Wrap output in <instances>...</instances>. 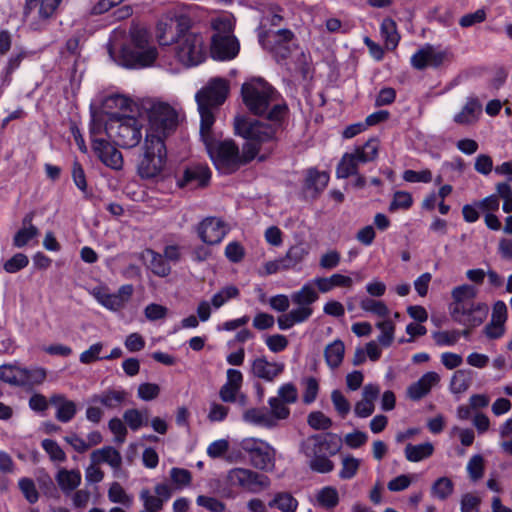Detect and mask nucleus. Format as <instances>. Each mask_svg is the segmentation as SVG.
<instances>
[{
    "mask_svg": "<svg viewBox=\"0 0 512 512\" xmlns=\"http://www.w3.org/2000/svg\"><path fill=\"white\" fill-rule=\"evenodd\" d=\"M178 126V114L167 103H154L148 111L146 139L163 141L174 133Z\"/></svg>",
    "mask_w": 512,
    "mask_h": 512,
    "instance_id": "10",
    "label": "nucleus"
},
{
    "mask_svg": "<svg viewBox=\"0 0 512 512\" xmlns=\"http://www.w3.org/2000/svg\"><path fill=\"white\" fill-rule=\"evenodd\" d=\"M62 0H25L23 16L31 30L41 31L58 10Z\"/></svg>",
    "mask_w": 512,
    "mask_h": 512,
    "instance_id": "15",
    "label": "nucleus"
},
{
    "mask_svg": "<svg viewBox=\"0 0 512 512\" xmlns=\"http://www.w3.org/2000/svg\"><path fill=\"white\" fill-rule=\"evenodd\" d=\"M228 93V83L222 78L211 79L196 93L195 99L200 114V129L212 128L215 122L214 111L225 102Z\"/></svg>",
    "mask_w": 512,
    "mask_h": 512,
    "instance_id": "7",
    "label": "nucleus"
},
{
    "mask_svg": "<svg viewBox=\"0 0 512 512\" xmlns=\"http://www.w3.org/2000/svg\"><path fill=\"white\" fill-rule=\"evenodd\" d=\"M377 327L381 330V334L378 336V341L384 347H389L394 339V324L390 320H384L377 324Z\"/></svg>",
    "mask_w": 512,
    "mask_h": 512,
    "instance_id": "59",
    "label": "nucleus"
},
{
    "mask_svg": "<svg viewBox=\"0 0 512 512\" xmlns=\"http://www.w3.org/2000/svg\"><path fill=\"white\" fill-rule=\"evenodd\" d=\"M380 30L387 49H395L400 40L395 21L391 18L384 19L381 23Z\"/></svg>",
    "mask_w": 512,
    "mask_h": 512,
    "instance_id": "43",
    "label": "nucleus"
},
{
    "mask_svg": "<svg viewBox=\"0 0 512 512\" xmlns=\"http://www.w3.org/2000/svg\"><path fill=\"white\" fill-rule=\"evenodd\" d=\"M360 307L364 311L371 312L380 317H386L389 314V309L382 301H377L372 298H364L360 302Z\"/></svg>",
    "mask_w": 512,
    "mask_h": 512,
    "instance_id": "53",
    "label": "nucleus"
},
{
    "mask_svg": "<svg viewBox=\"0 0 512 512\" xmlns=\"http://www.w3.org/2000/svg\"><path fill=\"white\" fill-rule=\"evenodd\" d=\"M18 487L30 504H35L39 500V492L32 479L27 477L20 478L18 481Z\"/></svg>",
    "mask_w": 512,
    "mask_h": 512,
    "instance_id": "52",
    "label": "nucleus"
},
{
    "mask_svg": "<svg viewBox=\"0 0 512 512\" xmlns=\"http://www.w3.org/2000/svg\"><path fill=\"white\" fill-rule=\"evenodd\" d=\"M81 473L79 470H68L61 468L58 470L55 480L65 495H69L71 492L76 490L81 484Z\"/></svg>",
    "mask_w": 512,
    "mask_h": 512,
    "instance_id": "29",
    "label": "nucleus"
},
{
    "mask_svg": "<svg viewBox=\"0 0 512 512\" xmlns=\"http://www.w3.org/2000/svg\"><path fill=\"white\" fill-rule=\"evenodd\" d=\"M453 305L451 309L452 313H458L460 306H466L475 302L476 289L471 285H462L455 287L452 290Z\"/></svg>",
    "mask_w": 512,
    "mask_h": 512,
    "instance_id": "35",
    "label": "nucleus"
},
{
    "mask_svg": "<svg viewBox=\"0 0 512 512\" xmlns=\"http://www.w3.org/2000/svg\"><path fill=\"white\" fill-rule=\"evenodd\" d=\"M146 265L153 274L160 277L167 276L171 270L168 258H149V262Z\"/></svg>",
    "mask_w": 512,
    "mask_h": 512,
    "instance_id": "64",
    "label": "nucleus"
},
{
    "mask_svg": "<svg viewBox=\"0 0 512 512\" xmlns=\"http://www.w3.org/2000/svg\"><path fill=\"white\" fill-rule=\"evenodd\" d=\"M47 373L44 368H21L19 387H33L42 384L46 379Z\"/></svg>",
    "mask_w": 512,
    "mask_h": 512,
    "instance_id": "38",
    "label": "nucleus"
},
{
    "mask_svg": "<svg viewBox=\"0 0 512 512\" xmlns=\"http://www.w3.org/2000/svg\"><path fill=\"white\" fill-rule=\"evenodd\" d=\"M360 466V461L352 456H347L342 460V468L339 472V477L343 480L353 478Z\"/></svg>",
    "mask_w": 512,
    "mask_h": 512,
    "instance_id": "58",
    "label": "nucleus"
},
{
    "mask_svg": "<svg viewBox=\"0 0 512 512\" xmlns=\"http://www.w3.org/2000/svg\"><path fill=\"white\" fill-rule=\"evenodd\" d=\"M241 95L247 109L256 116H268L275 105L287 104L282 95L261 77L244 82Z\"/></svg>",
    "mask_w": 512,
    "mask_h": 512,
    "instance_id": "6",
    "label": "nucleus"
},
{
    "mask_svg": "<svg viewBox=\"0 0 512 512\" xmlns=\"http://www.w3.org/2000/svg\"><path fill=\"white\" fill-rule=\"evenodd\" d=\"M200 138L215 168L222 174H231L255 158V149L238 146L230 139L220 140L212 128L200 129Z\"/></svg>",
    "mask_w": 512,
    "mask_h": 512,
    "instance_id": "2",
    "label": "nucleus"
},
{
    "mask_svg": "<svg viewBox=\"0 0 512 512\" xmlns=\"http://www.w3.org/2000/svg\"><path fill=\"white\" fill-rule=\"evenodd\" d=\"M434 452V447L430 442L417 445L407 444L405 447V457L410 462H419L430 457Z\"/></svg>",
    "mask_w": 512,
    "mask_h": 512,
    "instance_id": "39",
    "label": "nucleus"
},
{
    "mask_svg": "<svg viewBox=\"0 0 512 512\" xmlns=\"http://www.w3.org/2000/svg\"><path fill=\"white\" fill-rule=\"evenodd\" d=\"M402 178L409 183H430L432 181V173L428 169L421 171L405 170Z\"/></svg>",
    "mask_w": 512,
    "mask_h": 512,
    "instance_id": "62",
    "label": "nucleus"
},
{
    "mask_svg": "<svg viewBox=\"0 0 512 512\" xmlns=\"http://www.w3.org/2000/svg\"><path fill=\"white\" fill-rule=\"evenodd\" d=\"M489 307L482 302H473L460 306L458 313H452L453 319L461 325L474 328L481 325L488 315Z\"/></svg>",
    "mask_w": 512,
    "mask_h": 512,
    "instance_id": "20",
    "label": "nucleus"
},
{
    "mask_svg": "<svg viewBox=\"0 0 512 512\" xmlns=\"http://www.w3.org/2000/svg\"><path fill=\"white\" fill-rule=\"evenodd\" d=\"M471 384V378L465 370H457L450 382V390L454 394H461L465 392Z\"/></svg>",
    "mask_w": 512,
    "mask_h": 512,
    "instance_id": "47",
    "label": "nucleus"
},
{
    "mask_svg": "<svg viewBox=\"0 0 512 512\" xmlns=\"http://www.w3.org/2000/svg\"><path fill=\"white\" fill-rule=\"evenodd\" d=\"M108 499L112 503H119L125 506H130L133 500L118 482H113L110 485L108 490Z\"/></svg>",
    "mask_w": 512,
    "mask_h": 512,
    "instance_id": "51",
    "label": "nucleus"
},
{
    "mask_svg": "<svg viewBox=\"0 0 512 512\" xmlns=\"http://www.w3.org/2000/svg\"><path fill=\"white\" fill-rule=\"evenodd\" d=\"M270 485L269 478L246 468H233L219 481V492L222 497L234 498L236 489L241 488L250 492H258Z\"/></svg>",
    "mask_w": 512,
    "mask_h": 512,
    "instance_id": "8",
    "label": "nucleus"
},
{
    "mask_svg": "<svg viewBox=\"0 0 512 512\" xmlns=\"http://www.w3.org/2000/svg\"><path fill=\"white\" fill-rule=\"evenodd\" d=\"M454 492V483L448 477H440L431 486V496L440 501L447 500Z\"/></svg>",
    "mask_w": 512,
    "mask_h": 512,
    "instance_id": "41",
    "label": "nucleus"
},
{
    "mask_svg": "<svg viewBox=\"0 0 512 512\" xmlns=\"http://www.w3.org/2000/svg\"><path fill=\"white\" fill-rule=\"evenodd\" d=\"M130 393L122 387H110L100 393L93 394L89 403L100 404L104 409L108 411H119L128 402Z\"/></svg>",
    "mask_w": 512,
    "mask_h": 512,
    "instance_id": "16",
    "label": "nucleus"
},
{
    "mask_svg": "<svg viewBox=\"0 0 512 512\" xmlns=\"http://www.w3.org/2000/svg\"><path fill=\"white\" fill-rule=\"evenodd\" d=\"M316 288L317 286L314 280L307 282L300 290L291 294L292 303L297 306L311 307V305L319 298Z\"/></svg>",
    "mask_w": 512,
    "mask_h": 512,
    "instance_id": "34",
    "label": "nucleus"
},
{
    "mask_svg": "<svg viewBox=\"0 0 512 512\" xmlns=\"http://www.w3.org/2000/svg\"><path fill=\"white\" fill-rule=\"evenodd\" d=\"M446 50H439L430 44L417 50L410 59L411 65L417 70H424L428 67L438 68L447 58Z\"/></svg>",
    "mask_w": 512,
    "mask_h": 512,
    "instance_id": "18",
    "label": "nucleus"
},
{
    "mask_svg": "<svg viewBox=\"0 0 512 512\" xmlns=\"http://www.w3.org/2000/svg\"><path fill=\"white\" fill-rule=\"evenodd\" d=\"M91 458L94 463H107L114 470H119L122 465V456L120 452L111 446H105L93 451Z\"/></svg>",
    "mask_w": 512,
    "mask_h": 512,
    "instance_id": "33",
    "label": "nucleus"
},
{
    "mask_svg": "<svg viewBox=\"0 0 512 512\" xmlns=\"http://www.w3.org/2000/svg\"><path fill=\"white\" fill-rule=\"evenodd\" d=\"M173 53V60L168 59L166 55L160 59L161 65L167 71L176 73L180 70V66L185 68L198 66L206 59L203 36L186 30L175 43Z\"/></svg>",
    "mask_w": 512,
    "mask_h": 512,
    "instance_id": "5",
    "label": "nucleus"
},
{
    "mask_svg": "<svg viewBox=\"0 0 512 512\" xmlns=\"http://www.w3.org/2000/svg\"><path fill=\"white\" fill-rule=\"evenodd\" d=\"M331 400L335 410L342 418H345L351 409V405L343 393L339 390H333L331 393Z\"/></svg>",
    "mask_w": 512,
    "mask_h": 512,
    "instance_id": "57",
    "label": "nucleus"
},
{
    "mask_svg": "<svg viewBox=\"0 0 512 512\" xmlns=\"http://www.w3.org/2000/svg\"><path fill=\"white\" fill-rule=\"evenodd\" d=\"M129 105L130 102L127 97L120 94H111L104 97L102 100L101 110L104 114L110 116V118L122 117L123 115H120L119 111H126Z\"/></svg>",
    "mask_w": 512,
    "mask_h": 512,
    "instance_id": "30",
    "label": "nucleus"
},
{
    "mask_svg": "<svg viewBox=\"0 0 512 512\" xmlns=\"http://www.w3.org/2000/svg\"><path fill=\"white\" fill-rule=\"evenodd\" d=\"M467 471L473 481L482 478L484 474V459L481 455H474L467 464Z\"/></svg>",
    "mask_w": 512,
    "mask_h": 512,
    "instance_id": "63",
    "label": "nucleus"
},
{
    "mask_svg": "<svg viewBox=\"0 0 512 512\" xmlns=\"http://www.w3.org/2000/svg\"><path fill=\"white\" fill-rule=\"evenodd\" d=\"M20 369L21 368L6 364L0 366V380L14 386H19Z\"/></svg>",
    "mask_w": 512,
    "mask_h": 512,
    "instance_id": "61",
    "label": "nucleus"
},
{
    "mask_svg": "<svg viewBox=\"0 0 512 512\" xmlns=\"http://www.w3.org/2000/svg\"><path fill=\"white\" fill-rule=\"evenodd\" d=\"M345 353L344 343L337 339L328 344L324 350V357L331 369L338 368L343 361Z\"/></svg>",
    "mask_w": 512,
    "mask_h": 512,
    "instance_id": "37",
    "label": "nucleus"
},
{
    "mask_svg": "<svg viewBox=\"0 0 512 512\" xmlns=\"http://www.w3.org/2000/svg\"><path fill=\"white\" fill-rule=\"evenodd\" d=\"M289 112L287 104L275 105L268 116H262L268 123L259 120L250 121L238 116L234 121L235 133L246 140L243 147L250 146L255 149L256 157L261 145L273 141L277 133L285 128Z\"/></svg>",
    "mask_w": 512,
    "mask_h": 512,
    "instance_id": "1",
    "label": "nucleus"
},
{
    "mask_svg": "<svg viewBox=\"0 0 512 512\" xmlns=\"http://www.w3.org/2000/svg\"><path fill=\"white\" fill-rule=\"evenodd\" d=\"M379 141L370 138L363 144L355 145L354 148L345 152L336 167V177L346 179L352 175H358L359 167L374 161L378 156Z\"/></svg>",
    "mask_w": 512,
    "mask_h": 512,
    "instance_id": "11",
    "label": "nucleus"
},
{
    "mask_svg": "<svg viewBox=\"0 0 512 512\" xmlns=\"http://www.w3.org/2000/svg\"><path fill=\"white\" fill-rule=\"evenodd\" d=\"M142 122L134 116L109 118L104 130L108 138L124 149L136 147L142 140Z\"/></svg>",
    "mask_w": 512,
    "mask_h": 512,
    "instance_id": "9",
    "label": "nucleus"
},
{
    "mask_svg": "<svg viewBox=\"0 0 512 512\" xmlns=\"http://www.w3.org/2000/svg\"><path fill=\"white\" fill-rule=\"evenodd\" d=\"M93 151L108 168L119 171L123 168L122 153L107 140H94Z\"/></svg>",
    "mask_w": 512,
    "mask_h": 512,
    "instance_id": "22",
    "label": "nucleus"
},
{
    "mask_svg": "<svg viewBox=\"0 0 512 512\" xmlns=\"http://www.w3.org/2000/svg\"><path fill=\"white\" fill-rule=\"evenodd\" d=\"M482 112V106L477 98L468 97L462 110L455 114L453 121L460 125H470L475 123Z\"/></svg>",
    "mask_w": 512,
    "mask_h": 512,
    "instance_id": "28",
    "label": "nucleus"
},
{
    "mask_svg": "<svg viewBox=\"0 0 512 512\" xmlns=\"http://www.w3.org/2000/svg\"><path fill=\"white\" fill-rule=\"evenodd\" d=\"M188 27L180 19L165 18L156 25V38L160 46L176 43Z\"/></svg>",
    "mask_w": 512,
    "mask_h": 512,
    "instance_id": "19",
    "label": "nucleus"
},
{
    "mask_svg": "<svg viewBox=\"0 0 512 512\" xmlns=\"http://www.w3.org/2000/svg\"><path fill=\"white\" fill-rule=\"evenodd\" d=\"M293 38V33L288 29H280L273 34L274 48L276 55L282 59L288 57L290 49L288 47L289 42Z\"/></svg>",
    "mask_w": 512,
    "mask_h": 512,
    "instance_id": "40",
    "label": "nucleus"
},
{
    "mask_svg": "<svg viewBox=\"0 0 512 512\" xmlns=\"http://www.w3.org/2000/svg\"><path fill=\"white\" fill-rule=\"evenodd\" d=\"M413 203L412 196L406 191H396L389 205V211L394 212L398 209H408Z\"/></svg>",
    "mask_w": 512,
    "mask_h": 512,
    "instance_id": "56",
    "label": "nucleus"
},
{
    "mask_svg": "<svg viewBox=\"0 0 512 512\" xmlns=\"http://www.w3.org/2000/svg\"><path fill=\"white\" fill-rule=\"evenodd\" d=\"M284 369V363L269 362L264 356L254 359L251 365L252 374L267 382L274 381Z\"/></svg>",
    "mask_w": 512,
    "mask_h": 512,
    "instance_id": "24",
    "label": "nucleus"
},
{
    "mask_svg": "<svg viewBox=\"0 0 512 512\" xmlns=\"http://www.w3.org/2000/svg\"><path fill=\"white\" fill-rule=\"evenodd\" d=\"M297 264L295 258H277L272 261H268L263 270L259 271L261 276H267L271 274H275L279 271H283L294 267Z\"/></svg>",
    "mask_w": 512,
    "mask_h": 512,
    "instance_id": "45",
    "label": "nucleus"
},
{
    "mask_svg": "<svg viewBox=\"0 0 512 512\" xmlns=\"http://www.w3.org/2000/svg\"><path fill=\"white\" fill-rule=\"evenodd\" d=\"M239 294L240 291L236 286H226L213 295L211 303L214 306V308L218 309L230 299L237 298Z\"/></svg>",
    "mask_w": 512,
    "mask_h": 512,
    "instance_id": "49",
    "label": "nucleus"
},
{
    "mask_svg": "<svg viewBox=\"0 0 512 512\" xmlns=\"http://www.w3.org/2000/svg\"><path fill=\"white\" fill-rule=\"evenodd\" d=\"M201 240L209 245L219 244L225 237L228 229L226 224L219 218L207 217L202 220L197 228Z\"/></svg>",
    "mask_w": 512,
    "mask_h": 512,
    "instance_id": "21",
    "label": "nucleus"
},
{
    "mask_svg": "<svg viewBox=\"0 0 512 512\" xmlns=\"http://www.w3.org/2000/svg\"><path fill=\"white\" fill-rule=\"evenodd\" d=\"M241 450L248 454L253 467L262 471H272L275 467L276 450L264 440L248 437L239 443Z\"/></svg>",
    "mask_w": 512,
    "mask_h": 512,
    "instance_id": "14",
    "label": "nucleus"
},
{
    "mask_svg": "<svg viewBox=\"0 0 512 512\" xmlns=\"http://www.w3.org/2000/svg\"><path fill=\"white\" fill-rule=\"evenodd\" d=\"M307 422L315 430H327L332 426V420L321 411L311 412Z\"/></svg>",
    "mask_w": 512,
    "mask_h": 512,
    "instance_id": "55",
    "label": "nucleus"
},
{
    "mask_svg": "<svg viewBox=\"0 0 512 512\" xmlns=\"http://www.w3.org/2000/svg\"><path fill=\"white\" fill-rule=\"evenodd\" d=\"M39 233L36 226L22 227L13 237V245L22 248L28 245Z\"/></svg>",
    "mask_w": 512,
    "mask_h": 512,
    "instance_id": "50",
    "label": "nucleus"
},
{
    "mask_svg": "<svg viewBox=\"0 0 512 512\" xmlns=\"http://www.w3.org/2000/svg\"><path fill=\"white\" fill-rule=\"evenodd\" d=\"M171 496V488L164 483L157 484L153 493L144 488L139 493V499L143 504V509L139 512H160Z\"/></svg>",
    "mask_w": 512,
    "mask_h": 512,
    "instance_id": "17",
    "label": "nucleus"
},
{
    "mask_svg": "<svg viewBox=\"0 0 512 512\" xmlns=\"http://www.w3.org/2000/svg\"><path fill=\"white\" fill-rule=\"evenodd\" d=\"M317 289L322 293H327L335 287H351L352 279L342 274H333L330 277H317L313 279Z\"/></svg>",
    "mask_w": 512,
    "mask_h": 512,
    "instance_id": "36",
    "label": "nucleus"
},
{
    "mask_svg": "<svg viewBox=\"0 0 512 512\" xmlns=\"http://www.w3.org/2000/svg\"><path fill=\"white\" fill-rule=\"evenodd\" d=\"M133 291L134 289L131 284H125L118 289L117 293L98 292L96 298L104 307L116 311L125 306L131 298Z\"/></svg>",
    "mask_w": 512,
    "mask_h": 512,
    "instance_id": "25",
    "label": "nucleus"
},
{
    "mask_svg": "<svg viewBox=\"0 0 512 512\" xmlns=\"http://www.w3.org/2000/svg\"><path fill=\"white\" fill-rule=\"evenodd\" d=\"M316 500L320 507L331 510L339 504L338 490L333 486H325L317 492Z\"/></svg>",
    "mask_w": 512,
    "mask_h": 512,
    "instance_id": "42",
    "label": "nucleus"
},
{
    "mask_svg": "<svg viewBox=\"0 0 512 512\" xmlns=\"http://www.w3.org/2000/svg\"><path fill=\"white\" fill-rule=\"evenodd\" d=\"M130 38L133 48L114 43L108 45L109 56L119 66L126 68H145L154 64L157 60V48L151 42V36L144 27L135 26L130 30Z\"/></svg>",
    "mask_w": 512,
    "mask_h": 512,
    "instance_id": "3",
    "label": "nucleus"
},
{
    "mask_svg": "<svg viewBox=\"0 0 512 512\" xmlns=\"http://www.w3.org/2000/svg\"><path fill=\"white\" fill-rule=\"evenodd\" d=\"M41 447L48 454L52 462L63 463L66 461V453L55 440L44 439L41 442Z\"/></svg>",
    "mask_w": 512,
    "mask_h": 512,
    "instance_id": "48",
    "label": "nucleus"
},
{
    "mask_svg": "<svg viewBox=\"0 0 512 512\" xmlns=\"http://www.w3.org/2000/svg\"><path fill=\"white\" fill-rule=\"evenodd\" d=\"M297 500L289 493H278L272 501L270 507H277L282 512H294L297 508Z\"/></svg>",
    "mask_w": 512,
    "mask_h": 512,
    "instance_id": "46",
    "label": "nucleus"
},
{
    "mask_svg": "<svg viewBox=\"0 0 512 512\" xmlns=\"http://www.w3.org/2000/svg\"><path fill=\"white\" fill-rule=\"evenodd\" d=\"M341 447L342 440L334 433L313 434L300 443V451L308 459L309 468L321 474L333 471L334 463L330 457L336 455Z\"/></svg>",
    "mask_w": 512,
    "mask_h": 512,
    "instance_id": "4",
    "label": "nucleus"
},
{
    "mask_svg": "<svg viewBox=\"0 0 512 512\" xmlns=\"http://www.w3.org/2000/svg\"><path fill=\"white\" fill-rule=\"evenodd\" d=\"M461 336L460 331H438L433 334V339L438 346H452Z\"/></svg>",
    "mask_w": 512,
    "mask_h": 512,
    "instance_id": "60",
    "label": "nucleus"
},
{
    "mask_svg": "<svg viewBox=\"0 0 512 512\" xmlns=\"http://www.w3.org/2000/svg\"><path fill=\"white\" fill-rule=\"evenodd\" d=\"M50 403L57 406L56 419L62 423L71 421L76 414V404L67 400L61 394H54L50 397Z\"/></svg>",
    "mask_w": 512,
    "mask_h": 512,
    "instance_id": "31",
    "label": "nucleus"
},
{
    "mask_svg": "<svg viewBox=\"0 0 512 512\" xmlns=\"http://www.w3.org/2000/svg\"><path fill=\"white\" fill-rule=\"evenodd\" d=\"M123 419L133 431H137L143 425L148 423V411H140L138 409H128L123 414Z\"/></svg>",
    "mask_w": 512,
    "mask_h": 512,
    "instance_id": "44",
    "label": "nucleus"
},
{
    "mask_svg": "<svg viewBox=\"0 0 512 512\" xmlns=\"http://www.w3.org/2000/svg\"><path fill=\"white\" fill-rule=\"evenodd\" d=\"M329 179L330 176L326 171L310 168L304 180V190L311 193L312 197H316L327 187Z\"/></svg>",
    "mask_w": 512,
    "mask_h": 512,
    "instance_id": "27",
    "label": "nucleus"
},
{
    "mask_svg": "<svg viewBox=\"0 0 512 512\" xmlns=\"http://www.w3.org/2000/svg\"><path fill=\"white\" fill-rule=\"evenodd\" d=\"M440 381V376L434 371L426 372L422 377L412 383L407 389L408 397L413 401H419L425 397Z\"/></svg>",
    "mask_w": 512,
    "mask_h": 512,
    "instance_id": "26",
    "label": "nucleus"
},
{
    "mask_svg": "<svg viewBox=\"0 0 512 512\" xmlns=\"http://www.w3.org/2000/svg\"><path fill=\"white\" fill-rule=\"evenodd\" d=\"M243 420L247 423L265 428H273L276 426L273 415H270V412L265 407L246 410L243 414Z\"/></svg>",
    "mask_w": 512,
    "mask_h": 512,
    "instance_id": "32",
    "label": "nucleus"
},
{
    "mask_svg": "<svg viewBox=\"0 0 512 512\" xmlns=\"http://www.w3.org/2000/svg\"><path fill=\"white\" fill-rule=\"evenodd\" d=\"M211 175V170L207 164H192L184 170L183 176L177 180V184L179 187H205L209 184Z\"/></svg>",
    "mask_w": 512,
    "mask_h": 512,
    "instance_id": "23",
    "label": "nucleus"
},
{
    "mask_svg": "<svg viewBox=\"0 0 512 512\" xmlns=\"http://www.w3.org/2000/svg\"><path fill=\"white\" fill-rule=\"evenodd\" d=\"M216 33L211 41V54L216 60H231L237 56L240 44L233 35L234 25L229 17L218 18L213 23Z\"/></svg>",
    "mask_w": 512,
    "mask_h": 512,
    "instance_id": "12",
    "label": "nucleus"
},
{
    "mask_svg": "<svg viewBox=\"0 0 512 512\" xmlns=\"http://www.w3.org/2000/svg\"><path fill=\"white\" fill-rule=\"evenodd\" d=\"M167 163V148L163 141L146 139L137 171L142 179L159 176Z\"/></svg>",
    "mask_w": 512,
    "mask_h": 512,
    "instance_id": "13",
    "label": "nucleus"
},
{
    "mask_svg": "<svg viewBox=\"0 0 512 512\" xmlns=\"http://www.w3.org/2000/svg\"><path fill=\"white\" fill-rule=\"evenodd\" d=\"M268 404L271 408L270 415H273L274 421L287 419L290 415V409L286 406L279 398L271 397L268 400Z\"/></svg>",
    "mask_w": 512,
    "mask_h": 512,
    "instance_id": "54",
    "label": "nucleus"
}]
</instances>
